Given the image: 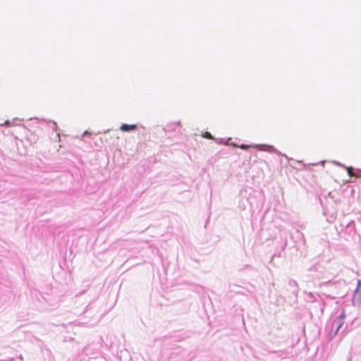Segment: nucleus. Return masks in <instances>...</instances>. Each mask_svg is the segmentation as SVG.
<instances>
[{"instance_id":"1","label":"nucleus","mask_w":361,"mask_h":361,"mask_svg":"<svg viewBox=\"0 0 361 361\" xmlns=\"http://www.w3.org/2000/svg\"><path fill=\"white\" fill-rule=\"evenodd\" d=\"M120 129L123 132H128L135 130L137 129V126L135 124H126L123 123L121 126Z\"/></svg>"},{"instance_id":"2","label":"nucleus","mask_w":361,"mask_h":361,"mask_svg":"<svg viewBox=\"0 0 361 361\" xmlns=\"http://www.w3.org/2000/svg\"><path fill=\"white\" fill-rule=\"evenodd\" d=\"M345 312H343L342 314L338 317L337 319V324H338V326H337V328L336 329V332H337L338 331V329L342 326V325L344 323V319H345Z\"/></svg>"},{"instance_id":"3","label":"nucleus","mask_w":361,"mask_h":361,"mask_svg":"<svg viewBox=\"0 0 361 361\" xmlns=\"http://www.w3.org/2000/svg\"><path fill=\"white\" fill-rule=\"evenodd\" d=\"M348 173L350 176H355L357 177V175H355L353 172V169L352 167H348L347 169Z\"/></svg>"},{"instance_id":"4","label":"nucleus","mask_w":361,"mask_h":361,"mask_svg":"<svg viewBox=\"0 0 361 361\" xmlns=\"http://www.w3.org/2000/svg\"><path fill=\"white\" fill-rule=\"evenodd\" d=\"M204 137L207 138V139H212L213 138L212 135L209 132H206L204 135Z\"/></svg>"},{"instance_id":"5","label":"nucleus","mask_w":361,"mask_h":361,"mask_svg":"<svg viewBox=\"0 0 361 361\" xmlns=\"http://www.w3.org/2000/svg\"><path fill=\"white\" fill-rule=\"evenodd\" d=\"M251 146L250 145H241L240 146V148L243 149H247L248 148H250Z\"/></svg>"}]
</instances>
